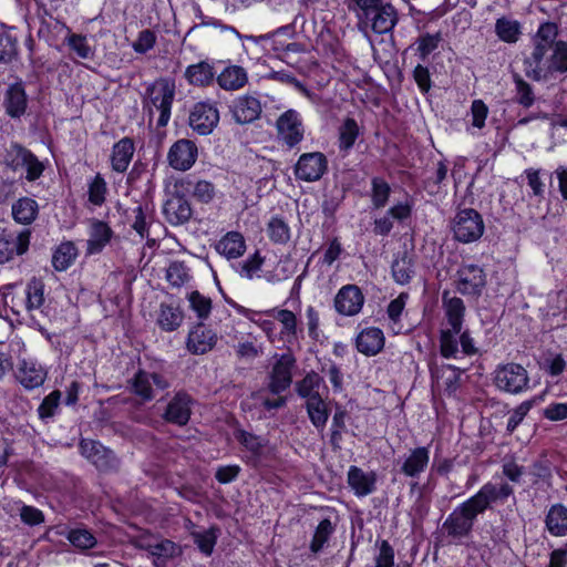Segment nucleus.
Segmentation results:
<instances>
[{"label":"nucleus","instance_id":"obj_1","mask_svg":"<svg viewBox=\"0 0 567 567\" xmlns=\"http://www.w3.org/2000/svg\"><path fill=\"white\" fill-rule=\"evenodd\" d=\"M514 493L507 483L499 485L484 484L480 491L457 505L442 524V530L455 544L471 536L478 515L483 514L493 503L506 501Z\"/></svg>","mask_w":567,"mask_h":567},{"label":"nucleus","instance_id":"obj_2","mask_svg":"<svg viewBox=\"0 0 567 567\" xmlns=\"http://www.w3.org/2000/svg\"><path fill=\"white\" fill-rule=\"evenodd\" d=\"M442 309L449 328L440 331V352L445 359H457V336L463 329L466 307L463 299L445 290L442 293Z\"/></svg>","mask_w":567,"mask_h":567},{"label":"nucleus","instance_id":"obj_3","mask_svg":"<svg viewBox=\"0 0 567 567\" xmlns=\"http://www.w3.org/2000/svg\"><path fill=\"white\" fill-rule=\"evenodd\" d=\"M175 82L168 78H159L150 84L143 96V107L152 117L155 112L159 113L157 126L164 127L171 118L172 104L175 99Z\"/></svg>","mask_w":567,"mask_h":567},{"label":"nucleus","instance_id":"obj_4","mask_svg":"<svg viewBox=\"0 0 567 567\" xmlns=\"http://www.w3.org/2000/svg\"><path fill=\"white\" fill-rule=\"evenodd\" d=\"M557 35L558 28L555 23L545 22L540 24L536 35L534 37V50L530 56L526 60V63L532 68L530 71H526L528 76H533L536 80L540 79V74L544 70L542 68V63L548 50L554 49V45L557 42Z\"/></svg>","mask_w":567,"mask_h":567},{"label":"nucleus","instance_id":"obj_5","mask_svg":"<svg viewBox=\"0 0 567 567\" xmlns=\"http://www.w3.org/2000/svg\"><path fill=\"white\" fill-rule=\"evenodd\" d=\"M484 221L481 214L473 208H464L456 213L452 220L454 238L463 244L478 240L484 234Z\"/></svg>","mask_w":567,"mask_h":567},{"label":"nucleus","instance_id":"obj_6","mask_svg":"<svg viewBox=\"0 0 567 567\" xmlns=\"http://www.w3.org/2000/svg\"><path fill=\"white\" fill-rule=\"evenodd\" d=\"M494 383L501 391L518 394L528 389L527 370L517 363H507L495 370Z\"/></svg>","mask_w":567,"mask_h":567},{"label":"nucleus","instance_id":"obj_7","mask_svg":"<svg viewBox=\"0 0 567 567\" xmlns=\"http://www.w3.org/2000/svg\"><path fill=\"white\" fill-rule=\"evenodd\" d=\"M296 368V358L292 353L286 352L275 355V362L269 372L268 390L276 395L285 392L292 383V371Z\"/></svg>","mask_w":567,"mask_h":567},{"label":"nucleus","instance_id":"obj_8","mask_svg":"<svg viewBox=\"0 0 567 567\" xmlns=\"http://www.w3.org/2000/svg\"><path fill=\"white\" fill-rule=\"evenodd\" d=\"M128 384L131 391L143 402L153 400L156 391H163L169 386L165 375L145 370H138L128 381Z\"/></svg>","mask_w":567,"mask_h":567},{"label":"nucleus","instance_id":"obj_9","mask_svg":"<svg viewBox=\"0 0 567 567\" xmlns=\"http://www.w3.org/2000/svg\"><path fill=\"white\" fill-rule=\"evenodd\" d=\"M456 290L463 296L478 298L486 286V274L475 264L462 265L456 272Z\"/></svg>","mask_w":567,"mask_h":567},{"label":"nucleus","instance_id":"obj_10","mask_svg":"<svg viewBox=\"0 0 567 567\" xmlns=\"http://www.w3.org/2000/svg\"><path fill=\"white\" fill-rule=\"evenodd\" d=\"M219 123V111L214 103H195L189 112L188 125L198 135H209Z\"/></svg>","mask_w":567,"mask_h":567},{"label":"nucleus","instance_id":"obj_11","mask_svg":"<svg viewBox=\"0 0 567 567\" xmlns=\"http://www.w3.org/2000/svg\"><path fill=\"white\" fill-rule=\"evenodd\" d=\"M280 141L292 148L303 140L305 128L300 114L296 110L284 112L276 122Z\"/></svg>","mask_w":567,"mask_h":567},{"label":"nucleus","instance_id":"obj_12","mask_svg":"<svg viewBox=\"0 0 567 567\" xmlns=\"http://www.w3.org/2000/svg\"><path fill=\"white\" fill-rule=\"evenodd\" d=\"M197 157L198 147L196 143L188 138H181L169 147L167 163L175 171L186 172L194 166Z\"/></svg>","mask_w":567,"mask_h":567},{"label":"nucleus","instance_id":"obj_13","mask_svg":"<svg viewBox=\"0 0 567 567\" xmlns=\"http://www.w3.org/2000/svg\"><path fill=\"white\" fill-rule=\"evenodd\" d=\"M327 169L328 159L323 153H305L295 166V176L303 182H316L323 176Z\"/></svg>","mask_w":567,"mask_h":567},{"label":"nucleus","instance_id":"obj_14","mask_svg":"<svg viewBox=\"0 0 567 567\" xmlns=\"http://www.w3.org/2000/svg\"><path fill=\"white\" fill-rule=\"evenodd\" d=\"M31 231H3L0 234V265L11 261L16 256L25 254L30 245Z\"/></svg>","mask_w":567,"mask_h":567},{"label":"nucleus","instance_id":"obj_15","mask_svg":"<svg viewBox=\"0 0 567 567\" xmlns=\"http://www.w3.org/2000/svg\"><path fill=\"white\" fill-rule=\"evenodd\" d=\"M262 112L260 100L252 94H243L234 99L230 113L239 125H246L257 121Z\"/></svg>","mask_w":567,"mask_h":567},{"label":"nucleus","instance_id":"obj_16","mask_svg":"<svg viewBox=\"0 0 567 567\" xmlns=\"http://www.w3.org/2000/svg\"><path fill=\"white\" fill-rule=\"evenodd\" d=\"M370 23L371 29L378 34H384L393 30L399 21L396 9L391 3L381 1L375 9L360 16Z\"/></svg>","mask_w":567,"mask_h":567},{"label":"nucleus","instance_id":"obj_17","mask_svg":"<svg viewBox=\"0 0 567 567\" xmlns=\"http://www.w3.org/2000/svg\"><path fill=\"white\" fill-rule=\"evenodd\" d=\"M87 223L89 238L86 240L85 254L87 256L99 255L111 243L114 231L106 221L91 218Z\"/></svg>","mask_w":567,"mask_h":567},{"label":"nucleus","instance_id":"obj_18","mask_svg":"<svg viewBox=\"0 0 567 567\" xmlns=\"http://www.w3.org/2000/svg\"><path fill=\"white\" fill-rule=\"evenodd\" d=\"M364 303V296L357 285H346L334 297V309L342 316L358 315Z\"/></svg>","mask_w":567,"mask_h":567},{"label":"nucleus","instance_id":"obj_19","mask_svg":"<svg viewBox=\"0 0 567 567\" xmlns=\"http://www.w3.org/2000/svg\"><path fill=\"white\" fill-rule=\"evenodd\" d=\"M163 215L172 226H181L190 219L193 209L184 195L174 193L165 200Z\"/></svg>","mask_w":567,"mask_h":567},{"label":"nucleus","instance_id":"obj_20","mask_svg":"<svg viewBox=\"0 0 567 567\" xmlns=\"http://www.w3.org/2000/svg\"><path fill=\"white\" fill-rule=\"evenodd\" d=\"M429 463L430 449L427 446L411 449L399 461L400 473L406 477L417 478L422 473L425 472Z\"/></svg>","mask_w":567,"mask_h":567},{"label":"nucleus","instance_id":"obj_21","mask_svg":"<svg viewBox=\"0 0 567 567\" xmlns=\"http://www.w3.org/2000/svg\"><path fill=\"white\" fill-rule=\"evenodd\" d=\"M3 106L7 115L11 118H20L25 114L28 95L21 80L8 86L3 96Z\"/></svg>","mask_w":567,"mask_h":567},{"label":"nucleus","instance_id":"obj_22","mask_svg":"<svg viewBox=\"0 0 567 567\" xmlns=\"http://www.w3.org/2000/svg\"><path fill=\"white\" fill-rule=\"evenodd\" d=\"M192 399L186 392H177L168 402L164 419L176 425H185L190 417Z\"/></svg>","mask_w":567,"mask_h":567},{"label":"nucleus","instance_id":"obj_23","mask_svg":"<svg viewBox=\"0 0 567 567\" xmlns=\"http://www.w3.org/2000/svg\"><path fill=\"white\" fill-rule=\"evenodd\" d=\"M216 333L203 323L195 326L188 333L187 349L194 354H204L216 344Z\"/></svg>","mask_w":567,"mask_h":567},{"label":"nucleus","instance_id":"obj_24","mask_svg":"<svg viewBox=\"0 0 567 567\" xmlns=\"http://www.w3.org/2000/svg\"><path fill=\"white\" fill-rule=\"evenodd\" d=\"M348 484L358 497H364L375 491L377 475L353 465L348 471Z\"/></svg>","mask_w":567,"mask_h":567},{"label":"nucleus","instance_id":"obj_25","mask_svg":"<svg viewBox=\"0 0 567 567\" xmlns=\"http://www.w3.org/2000/svg\"><path fill=\"white\" fill-rule=\"evenodd\" d=\"M17 378L25 389L32 390L44 383L47 372L38 363L22 360L18 367Z\"/></svg>","mask_w":567,"mask_h":567},{"label":"nucleus","instance_id":"obj_26","mask_svg":"<svg viewBox=\"0 0 567 567\" xmlns=\"http://www.w3.org/2000/svg\"><path fill=\"white\" fill-rule=\"evenodd\" d=\"M216 81L225 91H238L248 83V73L240 65H228L216 76Z\"/></svg>","mask_w":567,"mask_h":567},{"label":"nucleus","instance_id":"obj_27","mask_svg":"<svg viewBox=\"0 0 567 567\" xmlns=\"http://www.w3.org/2000/svg\"><path fill=\"white\" fill-rule=\"evenodd\" d=\"M135 152L134 142L130 137H123L113 145L111 155V165L113 171L124 173Z\"/></svg>","mask_w":567,"mask_h":567},{"label":"nucleus","instance_id":"obj_28","mask_svg":"<svg viewBox=\"0 0 567 567\" xmlns=\"http://www.w3.org/2000/svg\"><path fill=\"white\" fill-rule=\"evenodd\" d=\"M355 343L359 352L374 355L382 350L384 336L379 328H367L358 334Z\"/></svg>","mask_w":567,"mask_h":567},{"label":"nucleus","instance_id":"obj_29","mask_svg":"<svg viewBox=\"0 0 567 567\" xmlns=\"http://www.w3.org/2000/svg\"><path fill=\"white\" fill-rule=\"evenodd\" d=\"M184 76L190 85L208 86L215 79L214 66L207 61H200L188 65Z\"/></svg>","mask_w":567,"mask_h":567},{"label":"nucleus","instance_id":"obj_30","mask_svg":"<svg viewBox=\"0 0 567 567\" xmlns=\"http://www.w3.org/2000/svg\"><path fill=\"white\" fill-rule=\"evenodd\" d=\"M235 439L246 451L250 453L249 460L256 464L264 455L265 449L268 441L259 435L252 434L245 430H237L235 432Z\"/></svg>","mask_w":567,"mask_h":567},{"label":"nucleus","instance_id":"obj_31","mask_svg":"<svg viewBox=\"0 0 567 567\" xmlns=\"http://www.w3.org/2000/svg\"><path fill=\"white\" fill-rule=\"evenodd\" d=\"M216 249L227 259L239 258L246 250L245 238L238 231H229L218 241Z\"/></svg>","mask_w":567,"mask_h":567},{"label":"nucleus","instance_id":"obj_32","mask_svg":"<svg viewBox=\"0 0 567 567\" xmlns=\"http://www.w3.org/2000/svg\"><path fill=\"white\" fill-rule=\"evenodd\" d=\"M391 270L392 277L396 284H409L415 274L412 255L408 251L398 254L392 262Z\"/></svg>","mask_w":567,"mask_h":567},{"label":"nucleus","instance_id":"obj_33","mask_svg":"<svg viewBox=\"0 0 567 567\" xmlns=\"http://www.w3.org/2000/svg\"><path fill=\"white\" fill-rule=\"evenodd\" d=\"M147 550L154 557L155 567H167L169 559L181 555V547L168 539L148 544Z\"/></svg>","mask_w":567,"mask_h":567},{"label":"nucleus","instance_id":"obj_34","mask_svg":"<svg viewBox=\"0 0 567 567\" xmlns=\"http://www.w3.org/2000/svg\"><path fill=\"white\" fill-rule=\"evenodd\" d=\"M79 250L73 241H63L54 250L52 266L56 271H65L75 261Z\"/></svg>","mask_w":567,"mask_h":567},{"label":"nucleus","instance_id":"obj_35","mask_svg":"<svg viewBox=\"0 0 567 567\" xmlns=\"http://www.w3.org/2000/svg\"><path fill=\"white\" fill-rule=\"evenodd\" d=\"M545 523L551 535H567V507L561 504L553 505L546 515Z\"/></svg>","mask_w":567,"mask_h":567},{"label":"nucleus","instance_id":"obj_36","mask_svg":"<svg viewBox=\"0 0 567 567\" xmlns=\"http://www.w3.org/2000/svg\"><path fill=\"white\" fill-rule=\"evenodd\" d=\"M38 212V203L29 197H22L12 205V216L22 225H30L37 218Z\"/></svg>","mask_w":567,"mask_h":567},{"label":"nucleus","instance_id":"obj_37","mask_svg":"<svg viewBox=\"0 0 567 567\" xmlns=\"http://www.w3.org/2000/svg\"><path fill=\"white\" fill-rule=\"evenodd\" d=\"M184 313L178 307L162 303L157 316V324L164 331L172 332L181 327Z\"/></svg>","mask_w":567,"mask_h":567},{"label":"nucleus","instance_id":"obj_38","mask_svg":"<svg viewBox=\"0 0 567 567\" xmlns=\"http://www.w3.org/2000/svg\"><path fill=\"white\" fill-rule=\"evenodd\" d=\"M333 533L334 526L330 519L324 518L318 524L309 545L311 556L317 557L323 550Z\"/></svg>","mask_w":567,"mask_h":567},{"label":"nucleus","instance_id":"obj_39","mask_svg":"<svg viewBox=\"0 0 567 567\" xmlns=\"http://www.w3.org/2000/svg\"><path fill=\"white\" fill-rule=\"evenodd\" d=\"M322 383L323 379L317 372L310 371L303 379L296 382L295 390L300 398L311 401L315 396H321L319 389Z\"/></svg>","mask_w":567,"mask_h":567},{"label":"nucleus","instance_id":"obj_40","mask_svg":"<svg viewBox=\"0 0 567 567\" xmlns=\"http://www.w3.org/2000/svg\"><path fill=\"white\" fill-rule=\"evenodd\" d=\"M45 301L44 282L33 277L25 287L24 308L28 312L41 309Z\"/></svg>","mask_w":567,"mask_h":567},{"label":"nucleus","instance_id":"obj_41","mask_svg":"<svg viewBox=\"0 0 567 567\" xmlns=\"http://www.w3.org/2000/svg\"><path fill=\"white\" fill-rule=\"evenodd\" d=\"M308 416L318 430H323L329 417L326 403L321 396H315L311 401H306Z\"/></svg>","mask_w":567,"mask_h":567},{"label":"nucleus","instance_id":"obj_42","mask_svg":"<svg viewBox=\"0 0 567 567\" xmlns=\"http://www.w3.org/2000/svg\"><path fill=\"white\" fill-rule=\"evenodd\" d=\"M359 136V126L354 118L347 117L339 127V150L349 152Z\"/></svg>","mask_w":567,"mask_h":567},{"label":"nucleus","instance_id":"obj_43","mask_svg":"<svg viewBox=\"0 0 567 567\" xmlns=\"http://www.w3.org/2000/svg\"><path fill=\"white\" fill-rule=\"evenodd\" d=\"M30 151L18 143H12L6 150L4 164L12 172H19L23 168Z\"/></svg>","mask_w":567,"mask_h":567},{"label":"nucleus","instance_id":"obj_44","mask_svg":"<svg viewBox=\"0 0 567 567\" xmlns=\"http://www.w3.org/2000/svg\"><path fill=\"white\" fill-rule=\"evenodd\" d=\"M18 55V39L0 27V63H10Z\"/></svg>","mask_w":567,"mask_h":567},{"label":"nucleus","instance_id":"obj_45","mask_svg":"<svg viewBox=\"0 0 567 567\" xmlns=\"http://www.w3.org/2000/svg\"><path fill=\"white\" fill-rule=\"evenodd\" d=\"M275 318L281 323L280 334L288 341L297 339V317L288 309L274 310Z\"/></svg>","mask_w":567,"mask_h":567},{"label":"nucleus","instance_id":"obj_46","mask_svg":"<svg viewBox=\"0 0 567 567\" xmlns=\"http://www.w3.org/2000/svg\"><path fill=\"white\" fill-rule=\"evenodd\" d=\"M495 32L502 41L514 43L519 38L520 24L516 20L499 18L495 23Z\"/></svg>","mask_w":567,"mask_h":567},{"label":"nucleus","instance_id":"obj_47","mask_svg":"<svg viewBox=\"0 0 567 567\" xmlns=\"http://www.w3.org/2000/svg\"><path fill=\"white\" fill-rule=\"evenodd\" d=\"M408 299L409 293L401 292L395 299L391 300L390 303L388 305V318L391 322L392 330L395 331L396 333H399L402 329V327L400 326V320Z\"/></svg>","mask_w":567,"mask_h":567},{"label":"nucleus","instance_id":"obj_48","mask_svg":"<svg viewBox=\"0 0 567 567\" xmlns=\"http://www.w3.org/2000/svg\"><path fill=\"white\" fill-rule=\"evenodd\" d=\"M218 528L212 527L206 530L193 532L192 538L198 549L206 556H210L217 542Z\"/></svg>","mask_w":567,"mask_h":567},{"label":"nucleus","instance_id":"obj_49","mask_svg":"<svg viewBox=\"0 0 567 567\" xmlns=\"http://www.w3.org/2000/svg\"><path fill=\"white\" fill-rule=\"evenodd\" d=\"M190 279L189 270L182 261H173L166 269V280L172 287L181 288Z\"/></svg>","mask_w":567,"mask_h":567},{"label":"nucleus","instance_id":"obj_50","mask_svg":"<svg viewBox=\"0 0 567 567\" xmlns=\"http://www.w3.org/2000/svg\"><path fill=\"white\" fill-rule=\"evenodd\" d=\"M269 238L276 244H286L290 239V228L287 223L277 216L271 217L267 225Z\"/></svg>","mask_w":567,"mask_h":567},{"label":"nucleus","instance_id":"obj_51","mask_svg":"<svg viewBox=\"0 0 567 567\" xmlns=\"http://www.w3.org/2000/svg\"><path fill=\"white\" fill-rule=\"evenodd\" d=\"M66 539L81 550L91 549L96 545L94 535L85 528H74L69 530Z\"/></svg>","mask_w":567,"mask_h":567},{"label":"nucleus","instance_id":"obj_52","mask_svg":"<svg viewBox=\"0 0 567 567\" xmlns=\"http://www.w3.org/2000/svg\"><path fill=\"white\" fill-rule=\"evenodd\" d=\"M91 463L101 472L116 471L120 465L114 452L103 445Z\"/></svg>","mask_w":567,"mask_h":567},{"label":"nucleus","instance_id":"obj_53","mask_svg":"<svg viewBox=\"0 0 567 567\" xmlns=\"http://www.w3.org/2000/svg\"><path fill=\"white\" fill-rule=\"evenodd\" d=\"M133 221L132 228L140 235V237L147 238L148 237V228H150V219L151 215L147 206L137 205L132 210Z\"/></svg>","mask_w":567,"mask_h":567},{"label":"nucleus","instance_id":"obj_54","mask_svg":"<svg viewBox=\"0 0 567 567\" xmlns=\"http://www.w3.org/2000/svg\"><path fill=\"white\" fill-rule=\"evenodd\" d=\"M513 79L515 83L516 102L524 107H530L535 102L532 86L518 74H514Z\"/></svg>","mask_w":567,"mask_h":567},{"label":"nucleus","instance_id":"obj_55","mask_svg":"<svg viewBox=\"0 0 567 567\" xmlns=\"http://www.w3.org/2000/svg\"><path fill=\"white\" fill-rule=\"evenodd\" d=\"M188 301L192 310L197 315L198 319L205 320L212 311V300L199 291H192L188 295Z\"/></svg>","mask_w":567,"mask_h":567},{"label":"nucleus","instance_id":"obj_56","mask_svg":"<svg viewBox=\"0 0 567 567\" xmlns=\"http://www.w3.org/2000/svg\"><path fill=\"white\" fill-rule=\"evenodd\" d=\"M106 193L107 186L105 179L101 174H96L95 177L89 183V202L95 206H101L106 199Z\"/></svg>","mask_w":567,"mask_h":567},{"label":"nucleus","instance_id":"obj_57","mask_svg":"<svg viewBox=\"0 0 567 567\" xmlns=\"http://www.w3.org/2000/svg\"><path fill=\"white\" fill-rule=\"evenodd\" d=\"M264 264V258L260 256L259 251H256L248 259L238 262L235 266L236 272L245 279H252L255 274L260 270Z\"/></svg>","mask_w":567,"mask_h":567},{"label":"nucleus","instance_id":"obj_58","mask_svg":"<svg viewBox=\"0 0 567 567\" xmlns=\"http://www.w3.org/2000/svg\"><path fill=\"white\" fill-rule=\"evenodd\" d=\"M61 395L59 390H54L43 399L38 408V415L41 420L47 421L55 415L60 405Z\"/></svg>","mask_w":567,"mask_h":567},{"label":"nucleus","instance_id":"obj_59","mask_svg":"<svg viewBox=\"0 0 567 567\" xmlns=\"http://www.w3.org/2000/svg\"><path fill=\"white\" fill-rule=\"evenodd\" d=\"M547 69L558 72L567 71V43L565 41L555 43Z\"/></svg>","mask_w":567,"mask_h":567},{"label":"nucleus","instance_id":"obj_60","mask_svg":"<svg viewBox=\"0 0 567 567\" xmlns=\"http://www.w3.org/2000/svg\"><path fill=\"white\" fill-rule=\"evenodd\" d=\"M372 184V204L375 208H382L385 206L390 193L391 187L390 185L380 177H374L371 182Z\"/></svg>","mask_w":567,"mask_h":567},{"label":"nucleus","instance_id":"obj_61","mask_svg":"<svg viewBox=\"0 0 567 567\" xmlns=\"http://www.w3.org/2000/svg\"><path fill=\"white\" fill-rule=\"evenodd\" d=\"M192 195L199 203L208 204L216 196V187L209 181L198 179L193 184Z\"/></svg>","mask_w":567,"mask_h":567},{"label":"nucleus","instance_id":"obj_62","mask_svg":"<svg viewBox=\"0 0 567 567\" xmlns=\"http://www.w3.org/2000/svg\"><path fill=\"white\" fill-rule=\"evenodd\" d=\"M441 33H425L416 40V51L422 61H424L437 47L441 41Z\"/></svg>","mask_w":567,"mask_h":567},{"label":"nucleus","instance_id":"obj_63","mask_svg":"<svg viewBox=\"0 0 567 567\" xmlns=\"http://www.w3.org/2000/svg\"><path fill=\"white\" fill-rule=\"evenodd\" d=\"M377 546L379 548L378 555L374 557V567H393L394 566V549L390 543L385 539L378 540Z\"/></svg>","mask_w":567,"mask_h":567},{"label":"nucleus","instance_id":"obj_64","mask_svg":"<svg viewBox=\"0 0 567 567\" xmlns=\"http://www.w3.org/2000/svg\"><path fill=\"white\" fill-rule=\"evenodd\" d=\"M68 45L73 50L81 59H91L93 56V50L87 43L84 35L71 34L66 39Z\"/></svg>","mask_w":567,"mask_h":567}]
</instances>
